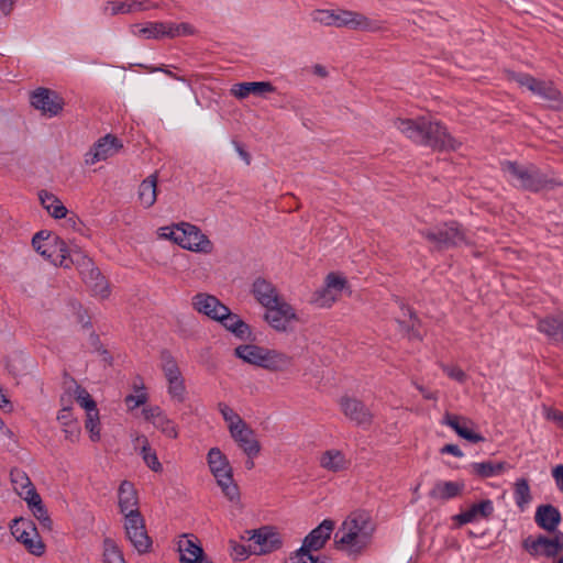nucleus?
Returning <instances> with one entry per match:
<instances>
[{
    "mask_svg": "<svg viewBox=\"0 0 563 563\" xmlns=\"http://www.w3.org/2000/svg\"><path fill=\"white\" fill-rule=\"evenodd\" d=\"M394 124L413 143L435 151H455L460 143L448 132L440 121L426 117L417 119H396Z\"/></svg>",
    "mask_w": 563,
    "mask_h": 563,
    "instance_id": "f257e3e1",
    "label": "nucleus"
},
{
    "mask_svg": "<svg viewBox=\"0 0 563 563\" xmlns=\"http://www.w3.org/2000/svg\"><path fill=\"white\" fill-rule=\"evenodd\" d=\"M507 467L506 462H474L470 465L471 473L481 477L489 478L501 474Z\"/></svg>",
    "mask_w": 563,
    "mask_h": 563,
    "instance_id": "4c0bfd02",
    "label": "nucleus"
},
{
    "mask_svg": "<svg viewBox=\"0 0 563 563\" xmlns=\"http://www.w3.org/2000/svg\"><path fill=\"white\" fill-rule=\"evenodd\" d=\"M552 477L555 481L558 489L563 493V464H559L552 468Z\"/></svg>",
    "mask_w": 563,
    "mask_h": 563,
    "instance_id": "774afa93",
    "label": "nucleus"
},
{
    "mask_svg": "<svg viewBox=\"0 0 563 563\" xmlns=\"http://www.w3.org/2000/svg\"><path fill=\"white\" fill-rule=\"evenodd\" d=\"M313 550H308L307 552H300V548L296 551L294 556H290V560H297L298 563H324L319 556L313 555L311 552Z\"/></svg>",
    "mask_w": 563,
    "mask_h": 563,
    "instance_id": "13d9d810",
    "label": "nucleus"
},
{
    "mask_svg": "<svg viewBox=\"0 0 563 563\" xmlns=\"http://www.w3.org/2000/svg\"><path fill=\"white\" fill-rule=\"evenodd\" d=\"M144 419L151 422L157 430L169 439L178 438V427L167 417L158 406L145 407L142 410Z\"/></svg>",
    "mask_w": 563,
    "mask_h": 563,
    "instance_id": "6ab92c4d",
    "label": "nucleus"
},
{
    "mask_svg": "<svg viewBox=\"0 0 563 563\" xmlns=\"http://www.w3.org/2000/svg\"><path fill=\"white\" fill-rule=\"evenodd\" d=\"M292 362V356L274 349L264 347L260 367L269 372H285L291 367Z\"/></svg>",
    "mask_w": 563,
    "mask_h": 563,
    "instance_id": "bb28decb",
    "label": "nucleus"
},
{
    "mask_svg": "<svg viewBox=\"0 0 563 563\" xmlns=\"http://www.w3.org/2000/svg\"><path fill=\"white\" fill-rule=\"evenodd\" d=\"M464 421H466V419L449 412H446L443 418V423L452 428L455 432L459 431Z\"/></svg>",
    "mask_w": 563,
    "mask_h": 563,
    "instance_id": "680f3d73",
    "label": "nucleus"
},
{
    "mask_svg": "<svg viewBox=\"0 0 563 563\" xmlns=\"http://www.w3.org/2000/svg\"><path fill=\"white\" fill-rule=\"evenodd\" d=\"M338 299V294H335L332 289L328 288L327 285H323L321 288L317 289L312 297L311 302L321 308L331 307L335 300Z\"/></svg>",
    "mask_w": 563,
    "mask_h": 563,
    "instance_id": "a18cd8bd",
    "label": "nucleus"
},
{
    "mask_svg": "<svg viewBox=\"0 0 563 563\" xmlns=\"http://www.w3.org/2000/svg\"><path fill=\"white\" fill-rule=\"evenodd\" d=\"M252 294L263 307L276 303L280 300L276 287L271 282L262 277H257L253 282Z\"/></svg>",
    "mask_w": 563,
    "mask_h": 563,
    "instance_id": "c85d7f7f",
    "label": "nucleus"
},
{
    "mask_svg": "<svg viewBox=\"0 0 563 563\" xmlns=\"http://www.w3.org/2000/svg\"><path fill=\"white\" fill-rule=\"evenodd\" d=\"M419 234L432 243L438 251L454 249L463 243L471 244L463 225L455 220L420 229Z\"/></svg>",
    "mask_w": 563,
    "mask_h": 563,
    "instance_id": "39448f33",
    "label": "nucleus"
},
{
    "mask_svg": "<svg viewBox=\"0 0 563 563\" xmlns=\"http://www.w3.org/2000/svg\"><path fill=\"white\" fill-rule=\"evenodd\" d=\"M456 433L459 437L472 443H479L485 440V438L482 434L474 432L472 429L467 427V421L463 422L462 427L459 429Z\"/></svg>",
    "mask_w": 563,
    "mask_h": 563,
    "instance_id": "4d7b16f0",
    "label": "nucleus"
},
{
    "mask_svg": "<svg viewBox=\"0 0 563 563\" xmlns=\"http://www.w3.org/2000/svg\"><path fill=\"white\" fill-rule=\"evenodd\" d=\"M312 20L327 26L347 27L355 31L377 32L383 29L382 22L350 10H314Z\"/></svg>",
    "mask_w": 563,
    "mask_h": 563,
    "instance_id": "20e7f679",
    "label": "nucleus"
},
{
    "mask_svg": "<svg viewBox=\"0 0 563 563\" xmlns=\"http://www.w3.org/2000/svg\"><path fill=\"white\" fill-rule=\"evenodd\" d=\"M119 147H122L119 140L111 134H107L95 143L93 147L86 154L85 162L88 165H93L104 161L114 155Z\"/></svg>",
    "mask_w": 563,
    "mask_h": 563,
    "instance_id": "4be33fe9",
    "label": "nucleus"
},
{
    "mask_svg": "<svg viewBox=\"0 0 563 563\" xmlns=\"http://www.w3.org/2000/svg\"><path fill=\"white\" fill-rule=\"evenodd\" d=\"M128 407L131 409H134L136 407H140L144 405L147 401V395L145 393H142L137 396L134 395H128L124 399Z\"/></svg>",
    "mask_w": 563,
    "mask_h": 563,
    "instance_id": "338daca9",
    "label": "nucleus"
},
{
    "mask_svg": "<svg viewBox=\"0 0 563 563\" xmlns=\"http://www.w3.org/2000/svg\"><path fill=\"white\" fill-rule=\"evenodd\" d=\"M57 420L59 423L64 427H70L71 424H78L77 420L75 419L71 408L70 407H64L58 411Z\"/></svg>",
    "mask_w": 563,
    "mask_h": 563,
    "instance_id": "bf43d9fd",
    "label": "nucleus"
},
{
    "mask_svg": "<svg viewBox=\"0 0 563 563\" xmlns=\"http://www.w3.org/2000/svg\"><path fill=\"white\" fill-rule=\"evenodd\" d=\"M195 29L191 24L183 22L179 24L167 22V37L175 38L178 36L192 35Z\"/></svg>",
    "mask_w": 563,
    "mask_h": 563,
    "instance_id": "8fccbe9b",
    "label": "nucleus"
},
{
    "mask_svg": "<svg viewBox=\"0 0 563 563\" xmlns=\"http://www.w3.org/2000/svg\"><path fill=\"white\" fill-rule=\"evenodd\" d=\"M168 382V394L169 396L177 400L178 402L185 401L186 386L184 377H179L176 379H169Z\"/></svg>",
    "mask_w": 563,
    "mask_h": 563,
    "instance_id": "09e8293b",
    "label": "nucleus"
},
{
    "mask_svg": "<svg viewBox=\"0 0 563 563\" xmlns=\"http://www.w3.org/2000/svg\"><path fill=\"white\" fill-rule=\"evenodd\" d=\"M464 482H437L433 488L429 492V497L446 501L456 498L464 492Z\"/></svg>",
    "mask_w": 563,
    "mask_h": 563,
    "instance_id": "7c9ffc66",
    "label": "nucleus"
},
{
    "mask_svg": "<svg viewBox=\"0 0 563 563\" xmlns=\"http://www.w3.org/2000/svg\"><path fill=\"white\" fill-rule=\"evenodd\" d=\"M444 373L452 379L464 383L467 378L465 372L459 366H445Z\"/></svg>",
    "mask_w": 563,
    "mask_h": 563,
    "instance_id": "e2e57ef3",
    "label": "nucleus"
},
{
    "mask_svg": "<svg viewBox=\"0 0 563 563\" xmlns=\"http://www.w3.org/2000/svg\"><path fill=\"white\" fill-rule=\"evenodd\" d=\"M501 170L508 173L512 185L521 190L538 194L542 190H551L563 186V181L549 176L537 165H527L512 161L501 163Z\"/></svg>",
    "mask_w": 563,
    "mask_h": 563,
    "instance_id": "f03ea898",
    "label": "nucleus"
},
{
    "mask_svg": "<svg viewBox=\"0 0 563 563\" xmlns=\"http://www.w3.org/2000/svg\"><path fill=\"white\" fill-rule=\"evenodd\" d=\"M401 310L404 311V316H408L411 320V325L407 327V336L409 340H422V335L418 329L420 324V320L418 319L415 310L408 306L401 305Z\"/></svg>",
    "mask_w": 563,
    "mask_h": 563,
    "instance_id": "49530a36",
    "label": "nucleus"
},
{
    "mask_svg": "<svg viewBox=\"0 0 563 563\" xmlns=\"http://www.w3.org/2000/svg\"><path fill=\"white\" fill-rule=\"evenodd\" d=\"M104 12H110L111 15L120 13H131V3L125 1H108L103 8Z\"/></svg>",
    "mask_w": 563,
    "mask_h": 563,
    "instance_id": "5fc2aeb1",
    "label": "nucleus"
},
{
    "mask_svg": "<svg viewBox=\"0 0 563 563\" xmlns=\"http://www.w3.org/2000/svg\"><path fill=\"white\" fill-rule=\"evenodd\" d=\"M11 531L15 539L25 545L30 553L37 556L44 553V544L38 537L35 523L31 519H14L11 525Z\"/></svg>",
    "mask_w": 563,
    "mask_h": 563,
    "instance_id": "9d476101",
    "label": "nucleus"
},
{
    "mask_svg": "<svg viewBox=\"0 0 563 563\" xmlns=\"http://www.w3.org/2000/svg\"><path fill=\"white\" fill-rule=\"evenodd\" d=\"M522 549L534 558H553L563 549V532L558 531L552 538L544 534L529 536L523 539Z\"/></svg>",
    "mask_w": 563,
    "mask_h": 563,
    "instance_id": "6e6552de",
    "label": "nucleus"
},
{
    "mask_svg": "<svg viewBox=\"0 0 563 563\" xmlns=\"http://www.w3.org/2000/svg\"><path fill=\"white\" fill-rule=\"evenodd\" d=\"M230 435L247 457L254 459L258 455L261 444L254 430L246 422H241L239 427H231Z\"/></svg>",
    "mask_w": 563,
    "mask_h": 563,
    "instance_id": "f3484780",
    "label": "nucleus"
},
{
    "mask_svg": "<svg viewBox=\"0 0 563 563\" xmlns=\"http://www.w3.org/2000/svg\"><path fill=\"white\" fill-rule=\"evenodd\" d=\"M339 404L344 416L355 424L363 428H367L372 424L373 415L363 401L344 396L340 399Z\"/></svg>",
    "mask_w": 563,
    "mask_h": 563,
    "instance_id": "dca6fc26",
    "label": "nucleus"
},
{
    "mask_svg": "<svg viewBox=\"0 0 563 563\" xmlns=\"http://www.w3.org/2000/svg\"><path fill=\"white\" fill-rule=\"evenodd\" d=\"M157 173L151 174L139 186L137 198L144 208H151L157 199Z\"/></svg>",
    "mask_w": 563,
    "mask_h": 563,
    "instance_id": "2f4dec72",
    "label": "nucleus"
},
{
    "mask_svg": "<svg viewBox=\"0 0 563 563\" xmlns=\"http://www.w3.org/2000/svg\"><path fill=\"white\" fill-rule=\"evenodd\" d=\"M176 244L185 250L192 252L211 253L213 249L212 242L201 230L187 222H181L180 233H178Z\"/></svg>",
    "mask_w": 563,
    "mask_h": 563,
    "instance_id": "9b49d317",
    "label": "nucleus"
},
{
    "mask_svg": "<svg viewBox=\"0 0 563 563\" xmlns=\"http://www.w3.org/2000/svg\"><path fill=\"white\" fill-rule=\"evenodd\" d=\"M76 399L77 401L80 404V406L86 409V411H96L97 409V404L96 401L91 398V396L89 395V393L80 387V386H77L76 388Z\"/></svg>",
    "mask_w": 563,
    "mask_h": 563,
    "instance_id": "864d4df0",
    "label": "nucleus"
},
{
    "mask_svg": "<svg viewBox=\"0 0 563 563\" xmlns=\"http://www.w3.org/2000/svg\"><path fill=\"white\" fill-rule=\"evenodd\" d=\"M339 529L347 532H356V534L369 533V538H372L374 531L369 517L365 514H353L349 516Z\"/></svg>",
    "mask_w": 563,
    "mask_h": 563,
    "instance_id": "72a5a7b5",
    "label": "nucleus"
},
{
    "mask_svg": "<svg viewBox=\"0 0 563 563\" xmlns=\"http://www.w3.org/2000/svg\"><path fill=\"white\" fill-rule=\"evenodd\" d=\"M103 563H125L122 551L111 538L103 540Z\"/></svg>",
    "mask_w": 563,
    "mask_h": 563,
    "instance_id": "c03bdc74",
    "label": "nucleus"
},
{
    "mask_svg": "<svg viewBox=\"0 0 563 563\" xmlns=\"http://www.w3.org/2000/svg\"><path fill=\"white\" fill-rule=\"evenodd\" d=\"M369 533L356 534V532H347L338 530L334 534V545L338 550L345 551L350 556L356 558L371 543Z\"/></svg>",
    "mask_w": 563,
    "mask_h": 563,
    "instance_id": "4468645a",
    "label": "nucleus"
},
{
    "mask_svg": "<svg viewBox=\"0 0 563 563\" xmlns=\"http://www.w3.org/2000/svg\"><path fill=\"white\" fill-rule=\"evenodd\" d=\"M179 561L206 555L199 540L195 536H184L178 542Z\"/></svg>",
    "mask_w": 563,
    "mask_h": 563,
    "instance_id": "58836bf2",
    "label": "nucleus"
},
{
    "mask_svg": "<svg viewBox=\"0 0 563 563\" xmlns=\"http://www.w3.org/2000/svg\"><path fill=\"white\" fill-rule=\"evenodd\" d=\"M537 330L553 345L563 346V311L548 314L537 323Z\"/></svg>",
    "mask_w": 563,
    "mask_h": 563,
    "instance_id": "aec40b11",
    "label": "nucleus"
},
{
    "mask_svg": "<svg viewBox=\"0 0 563 563\" xmlns=\"http://www.w3.org/2000/svg\"><path fill=\"white\" fill-rule=\"evenodd\" d=\"M264 319L276 331L285 332L291 321L297 320V314L291 305L278 300L276 303L265 307Z\"/></svg>",
    "mask_w": 563,
    "mask_h": 563,
    "instance_id": "ddd939ff",
    "label": "nucleus"
},
{
    "mask_svg": "<svg viewBox=\"0 0 563 563\" xmlns=\"http://www.w3.org/2000/svg\"><path fill=\"white\" fill-rule=\"evenodd\" d=\"M509 79L516 81L522 87H527L532 93L543 100L559 101L561 92L555 88L552 81L540 80L526 73H510Z\"/></svg>",
    "mask_w": 563,
    "mask_h": 563,
    "instance_id": "f8f14e48",
    "label": "nucleus"
},
{
    "mask_svg": "<svg viewBox=\"0 0 563 563\" xmlns=\"http://www.w3.org/2000/svg\"><path fill=\"white\" fill-rule=\"evenodd\" d=\"M79 258L82 260V265L86 266V269L81 272L82 279L86 285L90 287L95 295L100 296L101 298L108 297L110 295V289L106 277L101 274L99 268L93 266L90 258L82 254Z\"/></svg>",
    "mask_w": 563,
    "mask_h": 563,
    "instance_id": "a211bd4d",
    "label": "nucleus"
},
{
    "mask_svg": "<svg viewBox=\"0 0 563 563\" xmlns=\"http://www.w3.org/2000/svg\"><path fill=\"white\" fill-rule=\"evenodd\" d=\"M320 466L329 472L338 473L350 466L344 453L340 450H328L320 457Z\"/></svg>",
    "mask_w": 563,
    "mask_h": 563,
    "instance_id": "473e14b6",
    "label": "nucleus"
},
{
    "mask_svg": "<svg viewBox=\"0 0 563 563\" xmlns=\"http://www.w3.org/2000/svg\"><path fill=\"white\" fill-rule=\"evenodd\" d=\"M124 530L126 539L140 554L151 550L152 539L146 531L145 520L140 511L124 516Z\"/></svg>",
    "mask_w": 563,
    "mask_h": 563,
    "instance_id": "0eeeda50",
    "label": "nucleus"
},
{
    "mask_svg": "<svg viewBox=\"0 0 563 563\" xmlns=\"http://www.w3.org/2000/svg\"><path fill=\"white\" fill-rule=\"evenodd\" d=\"M29 508L32 510L34 517L40 522L43 530L51 531L53 521L47 512L46 507L44 506L41 496L38 493H34L29 500L26 501Z\"/></svg>",
    "mask_w": 563,
    "mask_h": 563,
    "instance_id": "e433bc0d",
    "label": "nucleus"
},
{
    "mask_svg": "<svg viewBox=\"0 0 563 563\" xmlns=\"http://www.w3.org/2000/svg\"><path fill=\"white\" fill-rule=\"evenodd\" d=\"M218 410L221 413L223 420L228 423L229 432H231V427H239L241 422H245L230 406L225 402L218 404Z\"/></svg>",
    "mask_w": 563,
    "mask_h": 563,
    "instance_id": "de8ad7c7",
    "label": "nucleus"
},
{
    "mask_svg": "<svg viewBox=\"0 0 563 563\" xmlns=\"http://www.w3.org/2000/svg\"><path fill=\"white\" fill-rule=\"evenodd\" d=\"M494 514V504L490 499L481 500L473 504L467 510L462 511L453 517L459 526H464L476 521L477 519H489Z\"/></svg>",
    "mask_w": 563,
    "mask_h": 563,
    "instance_id": "b1692460",
    "label": "nucleus"
},
{
    "mask_svg": "<svg viewBox=\"0 0 563 563\" xmlns=\"http://www.w3.org/2000/svg\"><path fill=\"white\" fill-rule=\"evenodd\" d=\"M132 33L144 38L167 37V22H147L145 24L132 25Z\"/></svg>",
    "mask_w": 563,
    "mask_h": 563,
    "instance_id": "c9c22d12",
    "label": "nucleus"
},
{
    "mask_svg": "<svg viewBox=\"0 0 563 563\" xmlns=\"http://www.w3.org/2000/svg\"><path fill=\"white\" fill-rule=\"evenodd\" d=\"M275 90L276 88L269 81H245L233 85L231 93L238 99H245L250 95L262 96Z\"/></svg>",
    "mask_w": 563,
    "mask_h": 563,
    "instance_id": "c756f323",
    "label": "nucleus"
},
{
    "mask_svg": "<svg viewBox=\"0 0 563 563\" xmlns=\"http://www.w3.org/2000/svg\"><path fill=\"white\" fill-rule=\"evenodd\" d=\"M245 533L250 542V551L256 555L271 553L283 545L280 534L272 527L265 526L257 530H246Z\"/></svg>",
    "mask_w": 563,
    "mask_h": 563,
    "instance_id": "1a4fd4ad",
    "label": "nucleus"
},
{
    "mask_svg": "<svg viewBox=\"0 0 563 563\" xmlns=\"http://www.w3.org/2000/svg\"><path fill=\"white\" fill-rule=\"evenodd\" d=\"M38 197L43 208L46 209L52 217L55 219L66 218L68 210L56 196L43 190L40 192Z\"/></svg>",
    "mask_w": 563,
    "mask_h": 563,
    "instance_id": "ea45409f",
    "label": "nucleus"
},
{
    "mask_svg": "<svg viewBox=\"0 0 563 563\" xmlns=\"http://www.w3.org/2000/svg\"><path fill=\"white\" fill-rule=\"evenodd\" d=\"M562 521L560 510L551 504L539 505L534 514L537 526L550 533H558V528Z\"/></svg>",
    "mask_w": 563,
    "mask_h": 563,
    "instance_id": "5701e85b",
    "label": "nucleus"
},
{
    "mask_svg": "<svg viewBox=\"0 0 563 563\" xmlns=\"http://www.w3.org/2000/svg\"><path fill=\"white\" fill-rule=\"evenodd\" d=\"M335 523L331 519H324L318 527L312 529L305 538L300 552H307L308 550L319 551L321 550L327 541L330 539L333 532Z\"/></svg>",
    "mask_w": 563,
    "mask_h": 563,
    "instance_id": "412c9836",
    "label": "nucleus"
},
{
    "mask_svg": "<svg viewBox=\"0 0 563 563\" xmlns=\"http://www.w3.org/2000/svg\"><path fill=\"white\" fill-rule=\"evenodd\" d=\"M231 549V555L235 560H245L250 554H253L250 551V543L247 545L241 544L234 540H230L229 542Z\"/></svg>",
    "mask_w": 563,
    "mask_h": 563,
    "instance_id": "6e6d98bb",
    "label": "nucleus"
},
{
    "mask_svg": "<svg viewBox=\"0 0 563 563\" xmlns=\"http://www.w3.org/2000/svg\"><path fill=\"white\" fill-rule=\"evenodd\" d=\"M216 321L240 340H247L252 334L250 325L238 314L233 313L227 306L224 307V311L219 314Z\"/></svg>",
    "mask_w": 563,
    "mask_h": 563,
    "instance_id": "a878e982",
    "label": "nucleus"
},
{
    "mask_svg": "<svg viewBox=\"0 0 563 563\" xmlns=\"http://www.w3.org/2000/svg\"><path fill=\"white\" fill-rule=\"evenodd\" d=\"M161 363L163 372L169 368H174L175 366H178L175 357L168 350H163L161 352Z\"/></svg>",
    "mask_w": 563,
    "mask_h": 563,
    "instance_id": "69168bd1",
    "label": "nucleus"
},
{
    "mask_svg": "<svg viewBox=\"0 0 563 563\" xmlns=\"http://www.w3.org/2000/svg\"><path fill=\"white\" fill-rule=\"evenodd\" d=\"M207 462L224 496L230 501H239V486L234 483L233 470L225 454L219 448H211L207 454Z\"/></svg>",
    "mask_w": 563,
    "mask_h": 563,
    "instance_id": "423d86ee",
    "label": "nucleus"
},
{
    "mask_svg": "<svg viewBox=\"0 0 563 563\" xmlns=\"http://www.w3.org/2000/svg\"><path fill=\"white\" fill-rule=\"evenodd\" d=\"M90 343L95 351L99 352L102 355L104 362H107L108 364L112 363V356L108 350L103 349L99 335L92 333L90 335Z\"/></svg>",
    "mask_w": 563,
    "mask_h": 563,
    "instance_id": "052dcab7",
    "label": "nucleus"
},
{
    "mask_svg": "<svg viewBox=\"0 0 563 563\" xmlns=\"http://www.w3.org/2000/svg\"><path fill=\"white\" fill-rule=\"evenodd\" d=\"M86 429L90 432V439L92 441H99L100 439V428H99V412L98 409L96 411H88L86 419Z\"/></svg>",
    "mask_w": 563,
    "mask_h": 563,
    "instance_id": "3c124183",
    "label": "nucleus"
},
{
    "mask_svg": "<svg viewBox=\"0 0 563 563\" xmlns=\"http://www.w3.org/2000/svg\"><path fill=\"white\" fill-rule=\"evenodd\" d=\"M514 499L516 506L525 511L532 500L531 489L526 478H518L514 485Z\"/></svg>",
    "mask_w": 563,
    "mask_h": 563,
    "instance_id": "79ce46f5",
    "label": "nucleus"
},
{
    "mask_svg": "<svg viewBox=\"0 0 563 563\" xmlns=\"http://www.w3.org/2000/svg\"><path fill=\"white\" fill-rule=\"evenodd\" d=\"M31 104L48 117L57 115L64 107L63 98L48 88H37L31 95Z\"/></svg>",
    "mask_w": 563,
    "mask_h": 563,
    "instance_id": "2eb2a0df",
    "label": "nucleus"
},
{
    "mask_svg": "<svg viewBox=\"0 0 563 563\" xmlns=\"http://www.w3.org/2000/svg\"><path fill=\"white\" fill-rule=\"evenodd\" d=\"M324 285L332 289L335 294H340L347 285V280L336 273H329L325 276Z\"/></svg>",
    "mask_w": 563,
    "mask_h": 563,
    "instance_id": "603ef678",
    "label": "nucleus"
},
{
    "mask_svg": "<svg viewBox=\"0 0 563 563\" xmlns=\"http://www.w3.org/2000/svg\"><path fill=\"white\" fill-rule=\"evenodd\" d=\"M180 227L181 222L178 224H174L172 227L161 228V236L164 239L172 240L173 242L176 243V239H178L179 236L178 233H180Z\"/></svg>",
    "mask_w": 563,
    "mask_h": 563,
    "instance_id": "0e129e2a",
    "label": "nucleus"
},
{
    "mask_svg": "<svg viewBox=\"0 0 563 563\" xmlns=\"http://www.w3.org/2000/svg\"><path fill=\"white\" fill-rule=\"evenodd\" d=\"M194 309L207 316L211 320H217L219 314L224 311L225 305L222 303L216 296L206 292H198L192 297Z\"/></svg>",
    "mask_w": 563,
    "mask_h": 563,
    "instance_id": "393cba45",
    "label": "nucleus"
},
{
    "mask_svg": "<svg viewBox=\"0 0 563 563\" xmlns=\"http://www.w3.org/2000/svg\"><path fill=\"white\" fill-rule=\"evenodd\" d=\"M11 482L16 494L25 501L37 493L26 473L20 468H13L10 473Z\"/></svg>",
    "mask_w": 563,
    "mask_h": 563,
    "instance_id": "f704fd0d",
    "label": "nucleus"
},
{
    "mask_svg": "<svg viewBox=\"0 0 563 563\" xmlns=\"http://www.w3.org/2000/svg\"><path fill=\"white\" fill-rule=\"evenodd\" d=\"M32 246L45 260L64 268H69L73 264L79 263L81 256V252L71 251L63 239L46 231L35 233L32 239Z\"/></svg>",
    "mask_w": 563,
    "mask_h": 563,
    "instance_id": "7ed1b4c3",
    "label": "nucleus"
},
{
    "mask_svg": "<svg viewBox=\"0 0 563 563\" xmlns=\"http://www.w3.org/2000/svg\"><path fill=\"white\" fill-rule=\"evenodd\" d=\"M264 346L242 344L235 347L234 355L243 362L260 367Z\"/></svg>",
    "mask_w": 563,
    "mask_h": 563,
    "instance_id": "a19ab883",
    "label": "nucleus"
},
{
    "mask_svg": "<svg viewBox=\"0 0 563 563\" xmlns=\"http://www.w3.org/2000/svg\"><path fill=\"white\" fill-rule=\"evenodd\" d=\"M119 509L124 516L139 510V497L134 485L123 481L118 489Z\"/></svg>",
    "mask_w": 563,
    "mask_h": 563,
    "instance_id": "cd10ccee",
    "label": "nucleus"
},
{
    "mask_svg": "<svg viewBox=\"0 0 563 563\" xmlns=\"http://www.w3.org/2000/svg\"><path fill=\"white\" fill-rule=\"evenodd\" d=\"M136 442L141 444L140 454L142 455L145 464L154 472L162 471V464L158 461L156 452L151 448L148 440L145 435H140L136 438Z\"/></svg>",
    "mask_w": 563,
    "mask_h": 563,
    "instance_id": "37998d69",
    "label": "nucleus"
}]
</instances>
